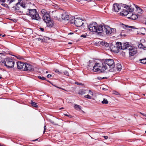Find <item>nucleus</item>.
Listing matches in <instances>:
<instances>
[{
	"label": "nucleus",
	"instance_id": "f257e3e1",
	"mask_svg": "<svg viewBox=\"0 0 146 146\" xmlns=\"http://www.w3.org/2000/svg\"><path fill=\"white\" fill-rule=\"evenodd\" d=\"M108 65L111 68H113L115 66L114 60L112 59H103L102 61L96 63L93 67V70L94 72H103L108 68Z\"/></svg>",
	"mask_w": 146,
	"mask_h": 146
},
{
	"label": "nucleus",
	"instance_id": "f03ea898",
	"mask_svg": "<svg viewBox=\"0 0 146 146\" xmlns=\"http://www.w3.org/2000/svg\"><path fill=\"white\" fill-rule=\"evenodd\" d=\"M27 14L31 17L33 19L39 21L41 19L36 9H28Z\"/></svg>",
	"mask_w": 146,
	"mask_h": 146
},
{
	"label": "nucleus",
	"instance_id": "7ed1b4c3",
	"mask_svg": "<svg viewBox=\"0 0 146 146\" xmlns=\"http://www.w3.org/2000/svg\"><path fill=\"white\" fill-rule=\"evenodd\" d=\"M42 19L45 22H48L51 19L50 14L48 12H47L46 10L43 9L41 11Z\"/></svg>",
	"mask_w": 146,
	"mask_h": 146
},
{
	"label": "nucleus",
	"instance_id": "20e7f679",
	"mask_svg": "<svg viewBox=\"0 0 146 146\" xmlns=\"http://www.w3.org/2000/svg\"><path fill=\"white\" fill-rule=\"evenodd\" d=\"M97 23L95 22L91 23L88 26V29L90 31L96 32L97 31L96 29Z\"/></svg>",
	"mask_w": 146,
	"mask_h": 146
},
{
	"label": "nucleus",
	"instance_id": "39448f33",
	"mask_svg": "<svg viewBox=\"0 0 146 146\" xmlns=\"http://www.w3.org/2000/svg\"><path fill=\"white\" fill-rule=\"evenodd\" d=\"M83 21V20L81 19L76 18L74 21V22L76 27H80L84 23L82 22Z\"/></svg>",
	"mask_w": 146,
	"mask_h": 146
},
{
	"label": "nucleus",
	"instance_id": "423d86ee",
	"mask_svg": "<svg viewBox=\"0 0 146 146\" xmlns=\"http://www.w3.org/2000/svg\"><path fill=\"white\" fill-rule=\"evenodd\" d=\"M33 70V67L32 65L27 63H25L24 69L23 70L29 71Z\"/></svg>",
	"mask_w": 146,
	"mask_h": 146
},
{
	"label": "nucleus",
	"instance_id": "0eeeda50",
	"mask_svg": "<svg viewBox=\"0 0 146 146\" xmlns=\"http://www.w3.org/2000/svg\"><path fill=\"white\" fill-rule=\"evenodd\" d=\"M16 57L14 55H13L10 52V68H13L14 67L15 64V60L14 57H12V56Z\"/></svg>",
	"mask_w": 146,
	"mask_h": 146
},
{
	"label": "nucleus",
	"instance_id": "6e6552de",
	"mask_svg": "<svg viewBox=\"0 0 146 146\" xmlns=\"http://www.w3.org/2000/svg\"><path fill=\"white\" fill-rule=\"evenodd\" d=\"M129 53L130 55L133 56L137 52V50L135 48H133L131 46H130L128 48Z\"/></svg>",
	"mask_w": 146,
	"mask_h": 146
},
{
	"label": "nucleus",
	"instance_id": "1a4fd4ad",
	"mask_svg": "<svg viewBox=\"0 0 146 146\" xmlns=\"http://www.w3.org/2000/svg\"><path fill=\"white\" fill-rule=\"evenodd\" d=\"M104 32H105L107 35L111 34L113 32L111 28L110 27L108 26H104Z\"/></svg>",
	"mask_w": 146,
	"mask_h": 146
},
{
	"label": "nucleus",
	"instance_id": "9d476101",
	"mask_svg": "<svg viewBox=\"0 0 146 146\" xmlns=\"http://www.w3.org/2000/svg\"><path fill=\"white\" fill-rule=\"evenodd\" d=\"M104 26H103L102 25H97L96 28L97 31L96 32L100 33L104 32Z\"/></svg>",
	"mask_w": 146,
	"mask_h": 146
},
{
	"label": "nucleus",
	"instance_id": "9b49d317",
	"mask_svg": "<svg viewBox=\"0 0 146 146\" xmlns=\"http://www.w3.org/2000/svg\"><path fill=\"white\" fill-rule=\"evenodd\" d=\"M17 67L18 69L22 70H23L24 69L25 63L21 62H17Z\"/></svg>",
	"mask_w": 146,
	"mask_h": 146
},
{
	"label": "nucleus",
	"instance_id": "f8f14e48",
	"mask_svg": "<svg viewBox=\"0 0 146 146\" xmlns=\"http://www.w3.org/2000/svg\"><path fill=\"white\" fill-rule=\"evenodd\" d=\"M113 9L116 12H118L121 9L120 5L117 3H115L113 5Z\"/></svg>",
	"mask_w": 146,
	"mask_h": 146
},
{
	"label": "nucleus",
	"instance_id": "ddd939ff",
	"mask_svg": "<svg viewBox=\"0 0 146 146\" xmlns=\"http://www.w3.org/2000/svg\"><path fill=\"white\" fill-rule=\"evenodd\" d=\"M62 18L63 20H68L69 19V16L66 13H64L62 15Z\"/></svg>",
	"mask_w": 146,
	"mask_h": 146
},
{
	"label": "nucleus",
	"instance_id": "4468645a",
	"mask_svg": "<svg viewBox=\"0 0 146 146\" xmlns=\"http://www.w3.org/2000/svg\"><path fill=\"white\" fill-rule=\"evenodd\" d=\"M46 23L47 26L51 28L54 25L53 21L51 20V19L48 22H45Z\"/></svg>",
	"mask_w": 146,
	"mask_h": 146
},
{
	"label": "nucleus",
	"instance_id": "2eb2a0df",
	"mask_svg": "<svg viewBox=\"0 0 146 146\" xmlns=\"http://www.w3.org/2000/svg\"><path fill=\"white\" fill-rule=\"evenodd\" d=\"M130 45L128 44L127 43H124L122 44V48H121V49L124 50L125 49H127L130 48Z\"/></svg>",
	"mask_w": 146,
	"mask_h": 146
},
{
	"label": "nucleus",
	"instance_id": "dca6fc26",
	"mask_svg": "<svg viewBox=\"0 0 146 146\" xmlns=\"http://www.w3.org/2000/svg\"><path fill=\"white\" fill-rule=\"evenodd\" d=\"M130 14H131V15L130 17H128V18L129 19L135 20L138 18L137 16L136 15L133 14V13H130L129 15Z\"/></svg>",
	"mask_w": 146,
	"mask_h": 146
},
{
	"label": "nucleus",
	"instance_id": "f3484780",
	"mask_svg": "<svg viewBox=\"0 0 146 146\" xmlns=\"http://www.w3.org/2000/svg\"><path fill=\"white\" fill-rule=\"evenodd\" d=\"M123 6L124 8H126L129 13H133L132 12L134 10L133 9L131 8L130 7L127 5L126 6L125 5H123Z\"/></svg>",
	"mask_w": 146,
	"mask_h": 146
},
{
	"label": "nucleus",
	"instance_id": "a211bd4d",
	"mask_svg": "<svg viewBox=\"0 0 146 146\" xmlns=\"http://www.w3.org/2000/svg\"><path fill=\"white\" fill-rule=\"evenodd\" d=\"M7 60V59L6 60V59H5V60L2 63L3 64H4L8 68H9V59H8V60Z\"/></svg>",
	"mask_w": 146,
	"mask_h": 146
},
{
	"label": "nucleus",
	"instance_id": "6ab92c4d",
	"mask_svg": "<svg viewBox=\"0 0 146 146\" xmlns=\"http://www.w3.org/2000/svg\"><path fill=\"white\" fill-rule=\"evenodd\" d=\"M126 31H125L123 30L120 34V36L122 37H124L126 36Z\"/></svg>",
	"mask_w": 146,
	"mask_h": 146
},
{
	"label": "nucleus",
	"instance_id": "aec40b11",
	"mask_svg": "<svg viewBox=\"0 0 146 146\" xmlns=\"http://www.w3.org/2000/svg\"><path fill=\"white\" fill-rule=\"evenodd\" d=\"M86 91V90L84 89H82L79 90L78 93L79 94L82 95L85 94Z\"/></svg>",
	"mask_w": 146,
	"mask_h": 146
},
{
	"label": "nucleus",
	"instance_id": "412c9836",
	"mask_svg": "<svg viewBox=\"0 0 146 146\" xmlns=\"http://www.w3.org/2000/svg\"><path fill=\"white\" fill-rule=\"evenodd\" d=\"M130 13L128 12V11L125 9H123L121 13L124 16L127 15L128 14H129Z\"/></svg>",
	"mask_w": 146,
	"mask_h": 146
},
{
	"label": "nucleus",
	"instance_id": "4be33fe9",
	"mask_svg": "<svg viewBox=\"0 0 146 146\" xmlns=\"http://www.w3.org/2000/svg\"><path fill=\"white\" fill-rule=\"evenodd\" d=\"M118 49H121L122 48V44L120 42H118L116 43Z\"/></svg>",
	"mask_w": 146,
	"mask_h": 146
},
{
	"label": "nucleus",
	"instance_id": "5701e85b",
	"mask_svg": "<svg viewBox=\"0 0 146 146\" xmlns=\"http://www.w3.org/2000/svg\"><path fill=\"white\" fill-rule=\"evenodd\" d=\"M16 7H15V9L16 11H17L18 10H19L20 7V5L19 3H17L16 4Z\"/></svg>",
	"mask_w": 146,
	"mask_h": 146
},
{
	"label": "nucleus",
	"instance_id": "b1692460",
	"mask_svg": "<svg viewBox=\"0 0 146 146\" xmlns=\"http://www.w3.org/2000/svg\"><path fill=\"white\" fill-rule=\"evenodd\" d=\"M117 70L118 71H120L121 69V66L120 64H117Z\"/></svg>",
	"mask_w": 146,
	"mask_h": 146
},
{
	"label": "nucleus",
	"instance_id": "393cba45",
	"mask_svg": "<svg viewBox=\"0 0 146 146\" xmlns=\"http://www.w3.org/2000/svg\"><path fill=\"white\" fill-rule=\"evenodd\" d=\"M138 47L140 49H142L144 50H146V47L144 46L143 45L142 43L139 44Z\"/></svg>",
	"mask_w": 146,
	"mask_h": 146
},
{
	"label": "nucleus",
	"instance_id": "a878e982",
	"mask_svg": "<svg viewBox=\"0 0 146 146\" xmlns=\"http://www.w3.org/2000/svg\"><path fill=\"white\" fill-rule=\"evenodd\" d=\"M74 108L77 110H81V107L79 105L76 104L74 106Z\"/></svg>",
	"mask_w": 146,
	"mask_h": 146
},
{
	"label": "nucleus",
	"instance_id": "bb28decb",
	"mask_svg": "<svg viewBox=\"0 0 146 146\" xmlns=\"http://www.w3.org/2000/svg\"><path fill=\"white\" fill-rule=\"evenodd\" d=\"M136 8L137 9V10L138 11L139 13H141L142 12V10L138 6H136Z\"/></svg>",
	"mask_w": 146,
	"mask_h": 146
},
{
	"label": "nucleus",
	"instance_id": "cd10ccee",
	"mask_svg": "<svg viewBox=\"0 0 146 146\" xmlns=\"http://www.w3.org/2000/svg\"><path fill=\"white\" fill-rule=\"evenodd\" d=\"M31 104L33 106L36 108H37L38 107V106L37 104V103L35 102H33L32 101L31 103Z\"/></svg>",
	"mask_w": 146,
	"mask_h": 146
},
{
	"label": "nucleus",
	"instance_id": "c85d7f7f",
	"mask_svg": "<svg viewBox=\"0 0 146 146\" xmlns=\"http://www.w3.org/2000/svg\"><path fill=\"white\" fill-rule=\"evenodd\" d=\"M140 61L143 64H146V58L141 59L140 60Z\"/></svg>",
	"mask_w": 146,
	"mask_h": 146
},
{
	"label": "nucleus",
	"instance_id": "c756f323",
	"mask_svg": "<svg viewBox=\"0 0 146 146\" xmlns=\"http://www.w3.org/2000/svg\"><path fill=\"white\" fill-rule=\"evenodd\" d=\"M122 27L123 28H125V29L126 28H128V27L129 28H133V27L129 26L128 25H124L123 24L122 25Z\"/></svg>",
	"mask_w": 146,
	"mask_h": 146
},
{
	"label": "nucleus",
	"instance_id": "7c9ffc66",
	"mask_svg": "<svg viewBox=\"0 0 146 146\" xmlns=\"http://www.w3.org/2000/svg\"><path fill=\"white\" fill-rule=\"evenodd\" d=\"M20 4V6L23 8L25 9L26 8L27 6L26 4L24 3H21Z\"/></svg>",
	"mask_w": 146,
	"mask_h": 146
},
{
	"label": "nucleus",
	"instance_id": "2f4dec72",
	"mask_svg": "<svg viewBox=\"0 0 146 146\" xmlns=\"http://www.w3.org/2000/svg\"><path fill=\"white\" fill-rule=\"evenodd\" d=\"M102 103L103 104H107L108 103V102L107 99H104L103 101L102 102Z\"/></svg>",
	"mask_w": 146,
	"mask_h": 146
},
{
	"label": "nucleus",
	"instance_id": "473e14b6",
	"mask_svg": "<svg viewBox=\"0 0 146 146\" xmlns=\"http://www.w3.org/2000/svg\"><path fill=\"white\" fill-rule=\"evenodd\" d=\"M113 94L117 95H120V94L118 92L116 91H113Z\"/></svg>",
	"mask_w": 146,
	"mask_h": 146
},
{
	"label": "nucleus",
	"instance_id": "72a5a7b5",
	"mask_svg": "<svg viewBox=\"0 0 146 146\" xmlns=\"http://www.w3.org/2000/svg\"><path fill=\"white\" fill-rule=\"evenodd\" d=\"M93 0H80V1H79L80 2H81V4H82L83 3V1H87L88 2H90L91 1H93Z\"/></svg>",
	"mask_w": 146,
	"mask_h": 146
},
{
	"label": "nucleus",
	"instance_id": "f704fd0d",
	"mask_svg": "<svg viewBox=\"0 0 146 146\" xmlns=\"http://www.w3.org/2000/svg\"><path fill=\"white\" fill-rule=\"evenodd\" d=\"M84 97L88 99H90L91 98V97L89 95H85Z\"/></svg>",
	"mask_w": 146,
	"mask_h": 146
},
{
	"label": "nucleus",
	"instance_id": "c9c22d12",
	"mask_svg": "<svg viewBox=\"0 0 146 146\" xmlns=\"http://www.w3.org/2000/svg\"><path fill=\"white\" fill-rule=\"evenodd\" d=\"M1 5L4 7L9 8L8 5L5 3H2L1 4Z\"/></svg>",
	"mask_w": 146,
	"mask_h": 146
},
{
	"label": "nucleus",
	"instance_id": "e433bc0d",
	"mask_svg": "<svg viewBox=\"0 0 146 146\" xmlns=\"http://www.w3.org/2000/svg\"><path fill=\"white\" fill-rule=\"evenodd\" d=\"M38 78L39 79H40L42 80H45V79H46L44 77H43V76L42 77L40 76H38Z\"/></svg>",
	"mask_w": 146,
	"mask_h": 146
},
{
	"label": "nucleus",
	"instance_id": "4c0bfd02",
	"mask_svg": "<svg viewBox=\"0 0 146 146\" xmlns=\"http://www.w3.org/2000/svg\"><path fill=\"white\" fill-rule=\"evenodd\" d=\"M75 83L76 84H77L78 85H81L82 86H83L84 85V84H82V83H79L78 82H76Z\"/></svg>",
	"mask_w": 146,
	"mask_h": 146
},
{
	"label": "nucleus",
	"instance_id": "58836bf2",
	"mask_svg": "<svg viewBox=\"0 0 146 146\" xmlns=\"http://www.w3.org/2000/svg\"><path fill=\"white\" fill-rule=\"evenodd\" d=\"M104 78H104V77H102L100 76L98 77H97V79L98 80H101L102 79H104Z\"/></svg>",
	"mask_w": 146,
	"mask_h": 146
},
{
	"label": "nucleus",
	"instance_id": "ea45409f",
	"mask_svg": "<svg viewBox=\"0 0 146 146\" xmlns=\"http://www.w3.org/2000/svg\"><path fill=\"white\" fill-rule=\"evenodd\" d=\"M64 74L66 76H68L69 74L67 71H64Z\"/></svg>",
	"mask_w": 146,
	"mask_h": 146
},
{
	"label": "nucleus",
	"instance_id": "a19ab883",
	"mask_svg": "<svg viewBox=\"0 0 146 146\" xmlns=\"http://www.w3.org/2000/svg\"><path fill=\"white\" fill-rule=\"evenodd\" d=\"M49 121L52 124H53L55 125H56V124L54 122V121H52L51 120H49Z\"/></svg>",
	"mask_w": 146,
	"mask_h": 146
},
{
	"label": "nucleus",
	"instance_id": "79ce46f5",
	"mask_svg": "<svg viewBox=\"0 0 146 146\" xmlns=\"http://www.w3.org/2000/svg\"><path fill=\"white\" fill-rule=\"evenodd\" d=\"M11 20L13 21L14 23H16L17 22V21L15 19H10V21Z\"/></svg>",
	"mask_w": 146,
	"mask_h": 146
},
{
	"label": "nucleus",
	"instance_id": "37998d69",
	"mask_svg": "<svg viewBox=\"0 0 146 146\" xmlns=\"http://www.w3.org/2000/svg\"><path fill=\"white\" fill-rule=\"evenodd\" d=\"M102 137H104V138L106 139H107L108 138V137L107 136H103Z\"/></svg>",
	"mask_w": 146,
	"mask_h": 146
},
{
	"label": "nucleus",
	"instance_id": "c03bdc74",
	"mask_svg": "<svg viewBox=\"0 0 146 146\" xmlns=\"http://www.w3.org/2000/svg\"><path fill=\"white\" fill-rule=\"evenodd\" d=\"M89 92L90 94L92 95V96L93 95V93L91 90H89Z\"/></svg>",
	"mask_w": 146,
	"mask_h": 146
},
{
	"label": "nucleus",
	"instance_id": "a18cd8bd",
	"mask_svg": "<svg viewBox=\"0 0 146 146\" xmlns=\"http://www.w3.org/2000/svg\"><path fill=\"white\" fill-rule=\"evenodd\" d=\"M111 29L113 31V32H112V33H114L115 32L116 29L114 28H113V29L111 28Z\"/></svg>",
	"mask_w": 146,
	"mask_h": 146
},
{
	"label": "nucleus",
	"instance_id": "49530a36",
	"mask_svg": "<svg viewBox=\"0 0 146 146\" xmlns=\"http://www.w3.org/2000/svg\"><path fill=\"white\" fill-rule=\"evenodd\" d=\"M101 44L103 45L104 46L105 44V42H102L101 43Z\"/></svg>",
	"mask_w": 146,
	"mask_h": 146
},
{
	"label": "nucleus",
	"instance_id": "de8ad7c7",
	"mask_svg": "<svg viewBox=\"0 0 146 146\" xmlns=\"http://www.w3.org/2000/svg\"><path fill=\"white\" fill-rule=\"evenodd\" d=\"M16 0H10V4L15 2Z\"/></svg>",
	"mask_w": 146,
	"mask_h": 146
},
{
	"label": "nucleus",
	"instance_id": "09e8293b",
	"mask_svg": "<svg viewBox=\"0 0 146 146\" xmlns=\"http://www.w3.org/2000/svg\"><path fill=\"white\" fill-rule=\"evenodd\" d=\"M81 37L83 38H85L86 37V36L84 35H82L81 36Z\"/></svg>",
	"mask_w": 146,
	"mask_h": 146
},
{
	"label": "nucleus",
	"instance_id": "8fccbe9b",
	"mask_svg": "<svg viewBox=\"0 0 146 146\" xmlns=\"http://www.w3.org/2000/svg\"><path fill=\"white\" fill-rule=\"evenodd\" d=\"M51 76H52L50 74H48L47 76V77L48 78H50L51 77Z\"/></svg>",
	"mask_w": 146,
	"mask_h": 146
},
{
	"label": "nucleus",
	"instance_id": "3c124183",
	"mask_svg": "<svg viewBox=\"0 0 146 146\" xmlns=\"http://www.w3.org/2000/svg\"><path fill=\"white\" fill-rule=\"evenodd\" d=\"M6 0H0V3H4Z\"/></svg>",
	"mask_w": 146,
	"mask_h": 146
},
{
	"label": "nucleus",
	"instance_id": "603ef678",
	"mask_svg": "<svg viewBox=\"0 0 146 146\" xmlns=\"http://www.w3.org/2000/svg\"><path fill=\"white\" fill-rule=\"evenodd\" d=\"M46 130V126L45 125L44 127V133L45 132V130Z\"/></svg>",
	"mask_w": 146,
	"mask_h": 146
},
{
	"label": "nucleus",
	"instance_id": "864d4df0",
	"mask_svg": "<svg viewBox=\"0 0 146 146\" xmlns=\"http://www.w3.org/2000/svg\"><path fill=\"white\" fill-rule=\"evenodd\" d=\"M104 46L106 47H108L109 46V44L108 43H105V44Z\"/></svg>",
	"mask_w": 146,
	"mask_h": 146
},
{
	"label": "nucleus",
	"instance_id": "5fc2aeb1",
	"mask_svg": "<svg viewBox=\"0 0 146 146\" xmlns=\"http://www.w3.org/2000/svg\"><path fill=\"white\" fill-rule=\"evenodd\" d=\"M140 113L142 115H143V116H146V114H144V113H142L141 112H140Z\"/></svg>",
	"mask_w": 146,
	"mask_h": 146
},
{
	"label": "nucleus",
	"instance_id": "6e6d98bb",
	"mask_svg": "<svg viewBox=\"0 0 146 146\" xmlns=\"http://www.w3.org/2000/svg\"><path fill=\"white\" fill-rule=\"evenodd\" d=\"M40 29L42 31H43L44 30V29L43 28H41V27L40 28Z\"/></svg>",
	"mask_w": 146,
	"mask_h": 146
},
{
	"label": "nucleus",
	"instance_id": "4d7b16f0",
	"mask_svg": "<svg viewBox=\"0 0 146 146\" xmlns=\"http://www.w3.org/2000/svg\"><path fill=\"white\" fill-rule=\"evenodd\" d=\"M55 72H56V73H59V71L57 69H56L55 70Z\"/></svg>",
	"mask_w": 146,
	"mask_h": 146
},
{
	"label": "nucleus",
	"instance_id": "13d9d810",
	"mask_svg": "<svg viewBox=\"0 0 146 146\" xmlns=\"http://www.w3.org/2000/svg\"><path fill=\"white\" fill-rule=\"evenodd\" d=\"M64 115L65 116H68V117L69 116V115H68V114H64Z\"/></svg>",
	"mask_w": 146,
	"mask_h": 146
},
{
	"label": "nucleus",
	"instance_id": "bf43d9fd",
	"mask_svg": "<svg viewBox=\"0 0 146 146\" xmlns=\"http://www.w3.org/2000/svg\"><path fill=\"white\" fill-rule=\"evenodd\" d=\"M22 0H18V3H19V4L21 3H20V2L22 1Z\"/></svg>",
	"mask_w": 146,
	"mask_h": 146
},
{
	"label": "nucleus",
	"instance_id": "052dcab7",
	"mask_svg": "<svg viewBox=\"0 0 146 146\" xmlns=\"http://www.w3.org/2000/svg\"><path fill=\"white\" fill-rule=\"evenodd\" d=\"M127 15L128 16V17H129L131 16V14H130L129 15L128 14Z\"/></svg>",
	"mask_w": 146,
	"mask_h": 146
},
{
	"label": "nucleus",
	"instance_id": "680f3d73",
	"mask_svg": "<svg viewBox=\"0 0 146 146\" xmlns=\"http://www.w3.org/2000/svg\"><path fill=\"white\" fill-rule=\"evenodd\" d=\"M73 33H69L68 35H71L73 34Z\"/></svg>",
	"mask_w": 146,
	"mask_h": 146
},
{
	"label": "nucleus",
	"instance_id": "e2e57ef3",
	"mask_svg": "<svg viewBox=\"0 0 146 146\" xmlns=\"http://www.w3.org/2000/svg\"><path fill=\"white\" fill-rule=\"evenodd\" d=\"M38 139H36L35 140H33V141H36Z\"/></svg>",
	"mask_w": 146,
	"mask_h": 146
},
{
	"label": "nucleus",
	"instance_id": "0e129e2a",
	"mask_svg": "<svg viewBox=\"0 0 146 146\" xmlns=\"http://www.w3.org/2000/svg\"><path fill=\"white\" fill-rule=\"evenodd\" d=\"M2 78L1 76V75H0V79H1Z\"/></svg>",
	"mask_w": 146,
	"mask_h": 146
},
{
	"label": "nucleus",
	"instance_id": "69168bd1",
	"mask_svg": "<svg viewBox=\"0 0 146 146\" xmlns=\"http://www.w3.org/2000/svg\"><path fill=\"white\" fill-rule=\"evenodd\" d=\"M145 24L146 25V19H145Z\"/></svg>",
	"mask_w": 146,
	"mask_h": 146
},
{
	"label": "nucleus",
	"instance_id": "338daca9",
	"mask_svg": "<svg viewBox=\"0 0 146 146\" xmlns=\"http://www.w3.org/2000/svg\"><path fill=\"white\" fill-rule=\"evenodd\" d=\"M46 73H48V71H46Z\"/></svg>",
	"mask_w": 146,
	"mask_h": 146
},
{
	"label": "nucleus",
	"instance_id": "774afa93",
	"mask_svg": "<svg viewBox=\"0 0 146 146\" xmlns=\"http://www.w3.org/2000/svg\"><path fill=\"white\" fill-rule=\"evenodd\" d=\"M1 146H5V145H2Z\"/></svg>",
	"mask_w": 146,
	"mask_h": 146
}]
</instances>
